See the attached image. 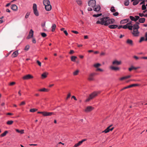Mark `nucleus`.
Returning <instances> with one entry per match:
<instances>
[{
  "mask_svg": "<svg viewBox=\"0 0 147 147\" xmlns=\"http://www.w3.org/2000/svg\"><path fill=\"white\" fill-rule=\"evenodd\" d=\"M89 6L93 8V10L95 11H99L101 9L100 6L99 5H96L95 0H90L88 2Z\"/></svg>",
  "mask_w": 147,
  "mask_h": 147,
  "instance_id": "nucleus-3",
  "label": "nucleus"
},
{
  "mask_svg": "<svg viewBox=\"0 0 147 147\" xmlns=\"http://www.w3.org/2000/svg\"><path fill=\"white\" fill-rule=\"evenodd\" d=\"M121 64V61H118L116 60H115L112 62V64L114 65H118Z\"/></svg>",
  "mask_w": 147,
  "mask_h": 147,
  "instance_id": "nucleus-11",
  "label": "nucleus"
},
{
  "mask_svg": "<svg viewBox=\"0 0 147 147\" xmlns=\"http://www.w3.org/2000/svg\"><path fill=\"white\" fill-rule=\"evenodd\" d=\"M16 131L17 132H18V133H20L21 134H23L24 133V130H23V129H22L20 130L18 129H16Z\"/></svg>",
  "mask_w": 147,
  "mask_h": 147,
  "instance_id": "nucleus-26",
  "label": "nucleus"
},
{
  "mask_svg": "<svg viewBox=\"0 0 147 147\" xmlns=\"http://www.w3.org/2000/svg\"><path fill=\"white\" fill-rule=\"evenodd\" d=\"M32 42L33 43H36V40L34 38H32Z\"/></svg>",
  "mask_w": 147,
  "mask_h": 147,
  "instance_id": "nucleus-57",
  "label": "nucleus"
},
{
  "mask_svg": "<svg viewBox=\"0 0 147 147\" xmlns=\"http://www.w3.org/2000/svg\"><path fill=\"white\" fill-rule=\"evenodd\" d=\"M130 19L133 21L136 22L140 18V17L138 16H135V17L133 16H129Z\"/></svg>",
  "mask_w": 147,
  "mask_h": 147,
  "instance_id": "nucleus-10",
  "label": "nucleus"
},
{
  "mask_svg": "<svg viewBox=\"0 0 147 147\" xmlns=\"http://www.w3.org/2000/svg\"><path fill=\"white\" fill-rule=\"evenodd\" d=\"M129 21V19H127L123 20H121L120 22V23L121 24H125V23H127Z\"/></svg>",
  "mask_w": 147,
  "mask_h": 147,
  "instance_id": "nucleus-18",
  "label": "nucleus"
},
{
  "mask_svg": "<svg viewBox=\"0 0 147 147\" xmlns=\"http://www.w3.org/2000/svg\"><path fill=\"white\" fill-rule=\"evenodd\" d=\"M74 53V51L73 50H70V51L69 52V53L70 55L73 54Z\"/></svg>",
  "mask_w": 147,
  "mask_h": 147,
  "instance_id": "nucleus-49",
  "label": "nucleus"
},
{
  "mask_svg": "<svg viewBox=\"0 0 147 147\" xmlns=\"http://www.w3.org/2000/svg\"><path fill=\"white\" fill-rule=\"evenodd\" d=\"M128 78H129V75L127 76H124L121 77L119 78V80L121 81H122L123 80H125Z\"/></svg>",
  "mask_w": 147,
  "mask_h": 147,
  "instance_id": "nucleus-27",
  "label": "nucleus"
},
{
  "mask_svg": "<svg viewBox=\"0 0 147 147\" xmlns=\"http://www.w3.org/2000/svg\"><path fill=\"white\" fill-rule=\"evenodd\" d=\"M33 78V76L30 74L26 75L22 77V79L24 80H28L31 79H32Z\"/></svg>",
  "mask_w": 147,
  "mask_h": 147,
  "instance_id": "nucleus-8",
  "label": "nucleus"
},
{
  "mask_svg": "<svg viewBox=\"0 0 147 147\" xmlns=\"http://www.w3.org/2000/svg\"><path fill=\"white\" fill-rule=\"evenodd\" d=\"M140 68L139 67H134L133 66H131L129 68V71H131L132 70H136Z\"/></svg>",
  "mask_w": 147,
  "mask_h": 147,
  "instance_id": "nucleus-20",
  "label": "nucleus"
},
{
  "mask_svg": "<svg viewBox=\"0 0 147 147\" xmlns=\"http://www.w3.org/2000/svg\"><path fill=\"white\" fill-rule=\"evenodd\" d=\"M139 16L141 17H142L143 16L144 17V14L143 13H139Z\"/></svg>",
  "mask_w": 147,
  "mask_h": 147,
  "instance_id": "nucleus-55",
  "label": "nucleus"
},
{
  "mask_svg": "<svg viewBox=\"0 0 147 147\" xmlns=\"http://www.w3.org/2000/svg\"><path fill=\"white\" fill-rule=\"evenodd\" d=\"M49 90L48 89L43 88L42 89H39L38 91L40 92H48Z\"/></svg>",
  "mask_w": 147,
  "mask_h": 147,
  "instance_id": "nucleus-22",
  "label": "nucleus"
},
{
  "mask_svg": "<svg viewBox=\"0 0 147 147\" xmlns=\"http://www.w3.org/2000/svg\"><path fill=\"white\" fill-rule=\"evenodd\" d=\"M129 45L131 46L133 45V42L131 40H129Z\"/></svg>",
  "mask_w": 147,
  "mask_h": 147,
  "instance_id": "nucleus-50",
  "label": "nucleus"
},
{
  "mask_svg": "<svg viewBox=\"0 0 147 147\" xmlns=\"http://www.w3.org/2000/svg\"><path fill=\"white\" fill-rule=\"evenodd\" d=\"M48 74V73L47 72H45L43 73L41 75V78L42 79H45L46 78L47 76V75Z\"/></svg>",
  "mask_w": 147,
  "mask_h": 147,
  "instance_id": "nucleus-17",
  "label": "nucleus"
},
{
  "mask_svg": "<svg viewBox=\"0 0 147 147\" xmlns=\"http://www.w3.org/2000/svg\"><path fill=\"white\" fill-rule=\"evenodd\" d=\"M96 71H103V70L100 68H98L96 69Z\"/></svg>",
  "mask_w": 147,
  "mask_h": 147,
  "instance_id": "nucleus-59",
  "label": "nucleus"
},
{
  "mask_svg": "<svg viewBox=\"0 0 147 147\" xmlns=\"http://www.w3.org/2000/svg\"><path fill=\"white\" fill-rule=\"evenodd\" d=\"M110 69L113 70L115 71H119L120 70V68L118 67H114L113 66H111L110 67Z\"/></svg>",
  "mask_w": 147,
  "mask_h": 147,
  "instance_id": "nucleus-15",
  "label": "nucleus"
},
{
  "mask_svg": "<svg viewBox=\"0 0 147 147\" xmlns=\"http://www.w3.org/2000/svg\"><path fill=\"white\" fill-rule=\"evenodd\" d=\"M79 71L78 70H77L73 73V74L74 76H76L78 75Z\"/></svg>",
  "mask_w": 147,
  "mask_h": 147,
  "instance_id": "nucleus-30",
  "label": "nucleus"
},
{
  "mask_svg": "<svg viewBox=\"0 0 147 147\" xmlns=\"http://www.w3.org/2000/svg\"><path fill=\"white\" fill-rule=\"evenodd\" d=\"M30 48V46L28 45H26L24 49V50L26 51H28Z\"/></svg>",
  "mask_w": 147,
  "mask_h": 147,
  "instance_id": "nucleus-35",
  "label": "nucleus"
},
{
  "mask_svg": "<svg viewBox=\"0 0 147 147\" xmlns=\"http://www.w3.org/2000/svg\"><path fill=\"white\" fill-rule=\"evenodd\" d=\"M139 3V1L137 0H134V1L133 4V5H136Z\"/></svg>",
  "mask_w": 147,
  "mask_h": 147,
  "instance_id": "nucleus-39",
  "label": "nucleus"
},
{
  "mask_svg": "<svg viewBox=\"0 0 147 147\" xmlns=\"http://www.w3.org/2000/svg\"><path fill=\"white\" fill-rule=\"evenodd\" d=\"M99 18L100 21H97L96 24H101L106 26H108L109 24H113L115 21L114 19H110L108 17H103L102 18Z\"/></svg>",
  "mask_w": 147,
  "mask_h": 147,
  "instance_id": "nucleus-1",
  "label": "nucleus"
},
{
  "mask_svg": "<svg viewBox=\"0 0 147 147\" xmlns=\"http://www.w3.org/2000/svg\"><path fill=\"white\" fill-rule=\"evenodd\" d=\"M129 88V85L128 86H127L126 87H125L123 88H122L121 90V91H122V90H124V89H127V88Z\"/></svg>",
  "mask_w": 147,
  "mask_h": 147,
  "instance_id": "nucleus-51",
  "label": "nucleus"
},
{
  "mask_svg": "<svg viewBox=\"0 0 147 147\" xmlns=\"http://www.w3.org/2000/svg\"><path fill=\"white\" fill-rule=\"evenodd\" d=\"M80 145L78 143H77V144H76L73 146V147H77L78 146H79Z\"/></svg>",
  "mask_w": 147,
  "mask_h": 147,
  "instance_id": "nucleus-60",
  "label": "nucleus"
},
{
  "mask_svg": "<svg viewBox=\"0 0 147 147\" xmlns=\"http://www.w3.org/2000/svg\"><path fill=\"white\" fill-rule=\"evenodd\" d=\"M13 121H8L6 123L8 125H11L13 124Z\"/></svg>",
  "mask_w": 147,
  "mask_h": 147,
  "instance_id": "nucleus-31",
  "label": "nucleus"
},
{
  "mask_svg": "<svg viewBox=\"0 0 147 147\" xmlns=\"http://www.w3.org/2000/svg\"><path fill=\"white\" fill-rule=\"evenodd\" d=\"M114 127H112L111 128H109V127H108L104 131L102 132H104L105 133H107L109 132L110 131H112L114 129Z\"/></svg>",
  "mask_w": 147,
  "mask_h": 147,
  "instance_id": "nucleus-13",
  "label": "nucleus"
},
{
  "mask_svg": "<svg viewBox=\"0 0 147 147\" xmlns=\"http://www.w3.org/2000/svg\"><path fill=\"white\" fill-rule=\"evenodd\" d=\"M63 32L66 36H67L68 35V33L66 30L63 31Z\"/></svg>",
  "mask_w": 147,
  "mask_h": 147,
  "instance_id": "nucleus-56",
  "label": "nucleus"
},
{
  "mask_svg": "<svg viewBox=\"0 0 147 147\" xmlns=\"http://www.w3.org/2000/svg\"><path fill=\"white\" fill-rule=\"evenodd\" d=\"M145 38L144 37H141L139 41V42H141L143 41H145Z\"/></svg>",
  "mask_w": 147,
  "mask_h": 147,
  "instance_id": "nucleus-40",
  "label": "nucleus"
},
{
  "mask_svg": "<svg viewBox=\"0 0 147 147\" xmlns=\"http://www.w3.org/2000/svg\"><path fill=\"white\" fill-rule=\"evenodd\" d=\"M30 12H27L26 15V16L25 17V18H28V16L30 15Z\"/></svg>",
  "mask_w": 147,
  "mask_h": 147,
  "instance_id": "nucleus-42",
  "label": "nucleus"
},
{
  "mask_svg": "<svg viewBox=\"0 0 147 147\" xmlns=\"http://www.w3.org/2000/svg\"><path fill=\"white\" fill-rule=\"evenodd\" d=\"M102 15V13H100L97 14H94L93 15V17H98L99 16H101Z\"/></svg>",
  "mask_w": 147,
  "mask_h": 147,
  "instance_id": "nucleus-32",
  "label": "nucleus"
},
{
  "mask_svg": "<svg viewBox=\"0 0 147 147\" xmlns=\"http://www.w3.org/2000/svg\"><path fill=\"white\" fill-rule=\"evenodd\" d=\"M16 84L15 82H10V83H9V86H13V85H14V84Z\"/></svg>",
  "mask_w": 147,
  "mask_h": 147,
  "instance_id": "nucleus-45",
  "label": "nucleus"
},
{
  "mask_svg": "<svg viewBox=\"0 0 147 147\" xmlns=\"http://www.w3.org/2000/svg\"><path fill=\"white\" fill-rule=\"evenodd\" d=\"M36 63L38 65H39L40 66H41V62H40L38 60H37L36 61Z\"/></svg>",
  "mask_w": 147,
  "mask_h": 147,
  "instance_id": "nucleus-48",
  "label": "nucleus"
},
{
  "mask_svg": "<svg viewBox=\"0 0 147 147\" xmlns=\"http://www.w3.org/2000/svg\"><path fill=\"white\" fill-rule=\"evenodd\" d=\"M56 27V24H53L51 27V28H52L51 31L52 32H54L55 31Z\"/></svg>",
  "mask_w": 147,
  "mask_h": 147,
  "instance_id": "nucleus-28",
  "label": "nucleus"
},
{
  "mask_svg": "<svg viewBox=\"0 0 147 147\" xmlns=\"http://www.w3.org/2000/svg\"><path fill=\"white\" fill-rule=\"evenodd\" d=\"M113 15L115 16H117L119 15V13L118 12H116L113 13Z\"/></svg>",
  "mask_w": 147,
  "mask_h": 147,
  "instance_id": "nucleus-46",
  "label": "nucleus"
},
{
  "mask_svg": "<svg viewBox=\"0 0 147 147\" xmlns=\"http://www.w3.org/2000/svg\"><path fill=\"white\" fill-rule=\"evenodd\" d=\"M53 115H54V113L53 112H49L46 111H44L43 116H51Z\"/></svg>",
  "mask_w": 147,
  "mask_h": 147,
  "instance_id": "nucleus-12",
  "label": "nucleus"
},
{
  "mask_svg": "<svg viewBox=\"0 0 147 147\" xmlns=\"http://www.w3.org/2000/svg\"><path fill=\"white\" fill-rule=\"evenodd\" d=\"M77 58V57L75 56H72L71 57V60L74 62H75L76 61V59Z\"/></svg>",
  "mask_w": 147,
  "mask_h": 147,
  "instance_id": "nucleus-23",
  "label": "nucleus"
},
{
  "mask_svg": "<svg viewBox=\"0 0 147 147\" xmlns=\"http://www.w3.org/2000/svg\"><path fill=\"white\" fill-rule=\"evenodd\" d=\"M41 36L43 37H45L47 36L45 32H42L40 33Z\"/></svg>",
  "mask_w": 147,
  "mask_h": 147,
  "instance_id": "nucleus-37",
  "label": "nucleus"
},
{
  "mask_svg": "<svg viewBox=\"0 0 147 147\" xmlns=\"http://www.w3.org/2000/svg\"><path fill=\"white\" fill-rule=\"evenodd\" d=\"M97 74L95 73H91L89 76V77L88 79V80L90 81H93L94 80V77Z\"/></svg>",
  "mask_w": 147,
  "mask_h": 147,
  "instance_id": "nucleus-7",
  "label": "nucleus"
},
{
  "mask_svg": "<svg viewBox=\"0 0 147 147\" xmlns=\"http://www.w3.org/2000/svg\"><path fill=\"white\" fill-rule=\"evenodd\" d=\"M38 110V109H30V111L31 112H34Z\"/></svg>",
  "mask_w": 147,
  "mask_h": 147,
  "instance_id": "nucleus-33",
  "label": "nucleus"
},
{
  "mask_svg": "<svg viewBox=\"0 0 147 147\" xmlns=\"http://www.w3.org/2000/svg\"><path fill=\"white\" fill-rule=\"evenodd\" d=\"M110 10L111 12L114 13L116 11V10L115 9V7L113 6H112Z\"/></svg>",
  "mask_w": 147,
  "mask_h": 147,
  "instance_id": "nucleus-34",
  "label": "nucleus"
},
{
  "mask_svg": "<svg viewBox=\"0 0 147 147\" xmlns=\"http://www.w3.org/2000/svg\"><path fill=\"white\" fill-rule=\"evenodd\" d=\"M18 54V51L14 52L12 55V57L14 58L16 57Z\"/></svg>",
  "mask_w": 147,
  "mask_h": 147,
  "instance_id": "nucleus-19",
  "label": "nucleus"
},
{
  "mask_svg": "<svg viewBox=\"0 0 147 147\" xmlns=\"http://www.w3.org/2000/svg\"><path fill=\"white\" fill-rule=\"evenodd\" d=\"M100 93L99 91H94L90 94L89 97L85 100V102H89L94 97L96 96L98 94Z\"/></svg>",
  "mask_w": 147,
  "mask_h": 147,
  "instance_id": "nucleus-4",
  "label": "nucleus"
},
{
  "mask_svg": "<svg viewBox=\"0 0 147 147\" xmlns=\"http://www.w3.org/2000/svg\"><path fill=\"white\" fill-rule=\"evenodd\" d=\"M138 85L137 84H132L129 85V88H131L134 86H138Z\"/></svg>",
  "mask_w": 147,
  "mask_h": 147,
  "instance_id": "nucleus-44",
  "label": "nucleus"
},
{
  "mask_svg": "<svg viewBox=\"0 0 147 147\" xmlns=\"http://www.w3.org/2000/svg\"><path fill=\"white\" fill-rule=\"evenodd\" d=\"M118 29H120L121 28H123V26L122 25H120L118 27Z\"/></svg>",
  "mask_w": 147,
  "mask_h": 147,
  "instance_id": "nucleus-64",
  "label": "nucleus"
},
{
  "mask_svg": "<svg viewBox=\"0 0 147 147\" xmlns=\"http://www.w3.org/2000/svg\"><path fill=\"white\" fill-rule=\"evenodd\" d=\"M51 9L50 8H49V7H48L47 8V9L46 8V9H45L47 11H50L51 9Z\"/></svg>",
  "mask_w": 147,
  "mask_h": 147,
  "instance_id": "nucleus-54",
  "label": "nucleus"
},
{
  "mask_svg": "<svg viewBox=\"0 0 147 147\" xmlns=\"http://www.w3.org/2000/svg\"><path fill=\"white\" fill-rule=\"evenodd\" d=\"M101 65L99 63H97L94 65V66L95 67L98 68Z\"/></svg>",
  "mask_w": 147,
  "mask_h": 147,
  "instance_id": "nucleus-38",
  "label": "nucleus"
},
{
  "mask_svg": "<svg viewBox=\"0 0 147 147\" xmlns=\"http://www.w3.org/2000/svg\"><path fill=\"white\" fill-rule=\"evenodd\" d=\"M139 19V21L140 23H144L145 21V19L144 18H141Z\"/></svg>",
  "mask_w": 147,
  "mask_h": 147,
  "instance_id": "nucleus-24",
  "label": "nucleus"
},
{
  "mask_svg": "<svg viewBox=\"0 0 147 147\" xmlns=\"http://www.w3.org/2000/svg\"><path fill=\"white\" fill-rule=\"evenodd\" d=\"M8 133V131H5L3 134H1L0 135L1 137H3L5 136Z\"/></svg>",
  "mask_w": 147,
  "mask_h": 147,
  "instance_id": "nucleus-25",
  "label": "nucleus"
},
{
  "mask_svg": "<svg viewBox=\"0 0 147 147\" xmlns=\"http://www.w3.org/2000/svg\"><path fill=\"white\" fill-rule=\"evenodd\" d=\"M43 3L44 5L45 6V9H47L48 7H49V8L51 9V5L50 4V2L49 0H44L43 1Z\"/></svg>",
  "mask_w": 147,
  "mask_h": 147,
  "instance_id": "nucleus-6",
  "label": "nucleus"
},
{
  "mask_svg": "<svg viewBox=\"0 0 147 147\" xmlns=\"http://www.w3.org/2000/svg\"><path fill=\"white\" fill-rule=\"evenodd\" d=\"M33 9L34 13L35 15L36 16H39V13L37 9V5L36 4L34 3L33 4Z\"/></svg>",
  "mask_w": 147,
  "mask_h": 147,
  "instance_id": "nucleus-5",
  "label": "nucleus"
},
{
  "mask_svg": "<svg viewBox=\"0 0 147 147\" xmlns=\"http://www.w3.org/2000/svg\"><path fill=\"white\" fill-rule=\"evenodd\" d=\"M34 31L32 29H31L29 32V34L27 37V39H29L33 37V35Z\"/></svg>",
  "mask_w": 147,
  "mask_h": 147,
  "instance_id": "nucleus-9",
  "label": "nucleus"
},
{
  "mask_svg": "<svg viewBox=\"0 0 147 147\" xmlns=\"http://www.w3.org/2000/svg\"><path fill=\"white\" fill-rule=\"evenodd\" d=\"M146 6L144 5H142V10H144L146 9Z\"/></svg>",
  "mask_w": 147,
  "mask_h": 147,
  "instance_id": "nucleus-47",
  "label": "nucleus"
},
{
  "mask_svg": "<svg viewBox=\"0 0 147 147\" xmlns=\"http://www.w3.org/2000/svg\"><path fill=\"white\" fill-rule=\"evenodd\" d=\"M131 22H129V30H132L133 28V30L132 32V33L133 35L135 36H139V32L138 31V29L139 28V25L140 23L138 22H136L135 24H134L133 26H130L131 24Z\"/></svg>",
  "mask_w": 147,
  "mask_h": 147,
  "instance_id": "nucleus-2",
  "label": "nucleus"
},
{
  "mask_svg": "<svg viewBox=\"0 0 147 147\" xmlns=\"http://www.w3.org/2000/svg\"><path fill=\"white\" fill-rule=\"evenodd\" d=\"M37 113H38V114H42V115H43V113H44V112H42V111H38V112H37Z\"/></svg>",
  "mask_w": 147,
  "mask_h": 147,
  "instance_id": "nucleus-62",
  "label": "nucleus"
},
{
  "mask_svg": "<svg viewBox=\"0 0 147 147\" xmlns=\"http://www.w3.org/2000/svg\"><path fill=\"white\" fill-rule=\"evenodd\" d=\"M71 31L72 32L76 34H78V32L76 31L72 30Z\"/></svg>",
  "mask_w": 147,
  "mask_h": 147,
  "instance_id": "nucleus-53",
  "label": "nucleus"
},
{
  "mask_svg": "<svg viewBox=\"0 0 147 147\" xmlns=\"http://www.w3.org/2000/svg\"><path fill=\"white\" fill-rule=\"evenodd\" d=\"M109 28L110 29H115L118 27L117 25H109Z\"/></svg>",
  "mask_w": 147,
  "mask_h": 147,
  "instance_id": "nucleus-21",
  "label": "nucleus"
},
{
  "mask_svg": "<svg viewBox=\"0 0 147 147\" xmlns=\"http://www.w3.org/2000/svg\"><path fill=\"white\" fill-rule=\"evenodd\" d=\"M11 9L14 11H16L17 10V6L15 4L12 5L11 6Z\"/></svg>",
  "mask_w": 147,
  "mask_h": 147,
  "instance_id": "nucleus-16",
  "label": "nucleus"
},
{
  "mask_svg": "<svg viewBox=\"0 0 147 147\" xmlns=\"http://www.w3.org/2000/svg\"><path fill=\"white\" fill-rule=\"evenodd\" d=\"M71 98H74V100H77V99L76 98V97L74 96H72L71 97Z\"/></svg>",
  "mask_w": 147,
  "mask_h": 147,
  "instance_id": "nucleus-63",
  "label": "nucleus"
},
{
  "mask_svg": "<svg viewBox=\"0 0 147 147\" xmlns=\"http://www.w3.org/2000/svg\"><path fill=\"white\" fill-rule=\"evenodd\" d=\"M123 28L125 29H129V23H127L126 25L123 26Z\"/></svg>",
  "mask_w": 147,
  "mask_h": 147,
  "instance_id": "nucleus-29",
  "label": "nucleus"
},
{
  "mask_svg": "<svg viewBox=\"0 0 147 147\" xmlns=\"http://www.w3.org/2000/svg\"><path fill=\"white\" fill-rule=\"evenodd\" d=\"M76 2L77 4L79 5H81L82 4V2L81 0H76Z\"/></svg>",
  "mask_w": 147,
  "mask_h": 147,
  "instance_id": "nucleus-36",
  "label": "nucleus"
},
{
  "mask_svg": "<svg viewBox=\"0 0 147 147\" xmlns=\"http://www.w3.org/2000/svg\"><path fill=\"white\" fill-rule=\"evenodd\" d=\"M71 96V93H69L67 94V97L66 99H67L68 98H69Z\"/></svg>",
  "mask_w": 147,
  "mask_h": 147,
  "instance_id": "nucleus-52",
  "label": "nucleus"
},
{
  "mask_svg": "<svg viewBox=\"0 0 147 147\" xmlns=\"http://www.w3.org/2000/svg\"><path fill=\"white\" fill-rule=\"evenodd\" d=\"M88 11H92V9L91 7H88Z\"/></svg>",
  "mask_w": 147,
  "mask_h": 147,
  "instance_id": "nucleus-61",
  "label": "nucleus"
},
{
  "mask_svg": "<svg viewBox=\"0 0 147 147\" xmlns=\"http://www.w3.org/2000/svg\"><path fill=\"white\" fill-rule=\"evenodd\" d=\"M124 4L125 6H127L129 5V0H126L124 2Z\"/></svg>",
  "mask_w": 147,
  "mask_h": 147,
  "instance_id": "nucleus-41",
  "label": "nucleus"
},
{
  "mask_svg": "<svg viewBox=\"0 0 147 147\" xmlns=\"http://www.w3.org/2000/svg\"><path fill=\"white\" fill-rule=\"evenodd\" d=\"M94 109L92 106H89L87 107L85 110L86 112H88L91 111Z\"/></svg>",
  "mask_w": 147,
  "mask_h": 147,
  "instance_id": "nucleus-14",
  "label": "nucleus"
},
{
  "mask_svg": "<svg viewBox=\"0 0 147 147\" xmlns=\"http://www.w3.org/2000/svg\"><path fill=\"white\" fill-rule=\"evenodd\" d=\"M26 104V102L25 101H23L21 102V103L19 104L20 106L24 105Z\"/></svg>",
  "mask_w": 147,
  "mask_h": 147,
  "instance_id": "nucleus-43",
  "label": "nucleus"
},
{
  "mask_svg": "<svg viewBox=\"0 0 147 147\" xmlns=\"http://www.w3.org/2000/svg\"><path fill=\"white\" fill-rule=\"evenodd\" d=\"M145 37H146V38L145 39V41H147V32H146L145 35Z\"/></svg>",
  "mask_w": 147,
  "mask_h": 147,
  "instance_id": "nucleus-58",
  "label": "nucleus"
}]
</instances>
